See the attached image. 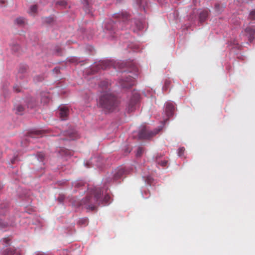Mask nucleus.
<instances>
[{"label": "nucleus", "mask_w": 255, "mask_h": 255, "mask_svg": "<svg viewBox=\"0 0 255 255\" xmlns=\"http://www.w3.org/2000/svg\"><path fill=\"white\" fill-rule=\"evenodd\" d=\"M16 157H15L14 158H13V159H12L11 160V162L12 164L15 163V161L16 160Z\"/></svg>", "instance_id": "72a5a7b5"}, {"label": "nucleus", "mask_w": 255, "mask_h": 255, "mask_svg": "<svg viewBox=\"0 0 255 255\" xmlns=\"http://www.w3.org/2000/svg\"><path fill=\"white\" fill-rule=\"evenodd\" d=\"M208 11L207 10H203L200 13L199 20L201 22H204L208 17Z\"/></svg>", "instance_id": "ddd939ff"}, {"label": "nucleus", "mask_w": 255, "mask_h": 255, "mask_svg": "<svg viewBox=\"0 0 255 255\" xmlns=\"http://www.w3.org/2000/svg\"><path fill=\"white\" fill-rule=\"evenodd\" d=\"M148 0H137V3L139 7L144 9L147 4Z\"/></svg>", "instance_id": "4468645a"}, {"label": "nucleus", "mask_w": 255, "mask_h": 255, "mask_svg": "<svg viewBox=\"0 0 255 255\" xmlns=\"http://www.w3.org/2000/svg\"><path fill=\"white\" fill-rule=\"evenodd\" d=\"M102 192L103 195V192L100 188L89 190L86 198L81 201L80 205L88 210L93 211L97 208L101 203L103 202L106 204L108 203L111 198L110 196L108 194H106L103 199Z\"/></svg>", "instance_id": "f03ea898"}, {"label": "nucleus", "mask_w": 255, "mask_h": 255, "mask_svg": "<svg viewBox=\"0 0 255 255\" xmlns=\"http://www.w3.org/2000/svg\"><path fill=\"white\" fill-rule=\"evenodd\" d=\"M41 134V131H35L33 133H32L31 134V136L32 137H34V134H35V135H40Z\"/></svg>", "instance_id": "bb28decb"}, {"label": "nucleus", "mask_w": 255, "mask_h": 255, "mask_svg": "<svg viewBox=\"0 0 255 255\" xmlns=\"http://www.w3.org/2000/svg\"><path fill=\"white\" fill-rule=\"evenodd\" d=\"M2 254L3 255H20L19 250L13 247L5 249Z\"/></svg>", "instance_id": "9d476101"}, {"label": "nucleus", "mask_w": 255, "mask_h": 255, "mask_svg": "<svg viewBox=\"0 0 255 255\" xmlns=\"http://www.w3.org/2000/svg\"><path fill=\"white\" fill-rule=\"evenodd\" d=\"M2 188H3V186L0 183V191L2 189Z\"/></svg>", "instance_id": "c9c22d12"}, {"label": "nucleus", "mask_w": 255, "mask_h": 255, "mask_svg": "<svg viewBox=\"0 0 255 255\" xmlns=\"http://www.w3.org/2000/svg\"><path fill=\"white\" fill-rule=\"evenodd\" d=\"M70 62H74V59H70Z\"/></svg>", "instance_id": "e433bc0d"}, {"label": "nucleus", "mask_w": 255, "mask_h": 255, "mask_svg": "<svg viewBox=\"0 0 255 255\" xmlns=\"http://www.w3.org/2000/svg\"><path fill=\"white\" fill-rule=\"evenodd\" d=\"M174 111V106L173 104L170 102H167L165 104V112L167 118L164 120V123H165L168 119L173 115Z\"/></svg>", "instance_id": "0eeeda50"}, {"label": "nucleus", "mask_w": 255, "mask_h": 255, "mask_svg": "<svg viewBox=\"0 0 255 255\" xmlns=\"http://www.w3.org/2000/svg\"><path fill=\"white\" fill-rule=\"evenodd\" d=\"M45 97L46 98H47V96H45ZM48 101H49V99H48L47 98L45 99L44 98H43L42 99V102H43L44 103H47L48 102Z\"/></svg>", "instance_id": "7c9ffc66"}, {"label": "nucleus", "mask_w": 255, "mask_h": 255, "mask_svg": "<svg viewBox=\"0 0 255 255\" xmlns=\"http://www.w3.org/2000/svg\"><path fill=\"white\" fill-rule=\"evenodd\" d=\"M8 225V223L3 221V219L0 218V228H3Z\"/></svg>", "instance_id": "aec40b11"}, {"label": "nucleus", "mask_w": 255, "mask_h": 255, "mask_svg": "<svg viewBox=\"0 0 255 255\" xmlns=\"http://www.w3.org/2000/svg\"><path fill=\"white\" fill-rule=\"evenodd\" d=\"M82 2L85 9H87L89 7V0H83Z\"/></svg>", "instance_id": "5701e85b"}, {"label": "nucleus", "mask_w": 255, "mask_h": 255, "mask_svg": "<svg viewBox=\"0 0 255 255\" xmlns=\"http://www.w3.org/2000/svg\"><path fill=\"white\" fill-rule=\"evenodd\" d=\"M37 6L36 5H32L30 7L29 13L31 14H34L37 11Z\"/></svg>", "instance_id": "dca6fc26"}, {"label": "nucleus", "mask_w": 255, "mask_h": 255, "mask_svg": "<svg viewBox=\"0 0 255 255\" xmlns=\"http://www.w3.org/2000/svg\"><path fill=\"white\" fill-rule=\"evenodd\" d=\"M167 84H168L167 81H166V82H165V85H167Z\"/></svg>", "instance_id": "58836bf2"}, {"label": "nucleus", "mask_w": 255, "mask_h": 255, "mask_svg": "<svg viewBox=\"0 0 255 255\" xmlns=\"http://www.w3.org/2000/svg\"><path fill=\"white\" fill-rule=\"evenodd\" d=\"M249 16L250 18L251 19H255V10H254L250 12Z\"/></svg>", "instance_id": "b1692460"}, {"label": "nucleus", "mask_w": 255, "mask_h": 255, "mask_svg": "<svg viewBox=\"0 0 255 255\" xmlns=\"http://www.w3.org/2000/svg\"><path fill=\"white\" fill-rule=\"evenodd\" d=\"M246 32L249 35V40L250 42H252L254 39L255 30L252 28L247 27L245 30Z\"/></svg>", "instance_id": "f8f14e48"}, {"label": "nucleus", "mask_w": 255, "mask_h": 255, "mask_svg": "<svg viewBox=\"0 0 255 255\" xmlns=\"http://www.w3.org/2000/svg\"><path fill=\"white\" fill-rule=\"evenodd\" d=\"M64 200V197L62 196H60L59 197H58V200L60 202H62L63 201V200Z\"/></svg>", "instance_id": "473e14b6"}, {"label": "nucleus", "mask_w": 255, "mask_h": 255, "mask_svg": "<svg viewBox=\"0 0 255 255\" xmlns=\"http://www.w3.org/2000/svg\"><path fill=\"white\" fill-rule=\"evenodd\" d=\"M11 240V238L10 237H7L6 238H4L1 240V242H2L3 244L5 245L6 246L10 245V241Z\"/></svg>", "instance_id": "2eb2a0df"}, {"label": "nucleus", "mask_w": 255, "mask_h": 255, "mask_svg": "<svg viewBox=\"0 0 255 255\" xmlns=\"http://www.w3.org/2000/svg\"><path fill=\"white\" fill-rule=\"evenodd\" d=\"M115 17L118 19V21L114 22L111 21L108 22L105 26L107 30L109 31L110 33H112L113 31H115L116 29H123L124 28H128L131 24H135L138 29L142 28L141 22L135 19L128 20L129 15L127 12H122L120 13L116 14ZM115 33V31H114Z\"/></svg>", "instance_id": "7ed1b4c3"}, {"label": "nucleus", "mask_w": 255, "mask_h": 255, "mask_svg": "<svg viewBox=\"0 0 255 255\" xmlns=\"http://www.w3.org/2000/svg\"><path fill=\"white\" fill-rule=\"evenodd\" d=\"M161 129L162 128H159L153 131H149L145 126H141L138 132V138L139 139L149 138L157 134Z\"/></svg>", "instance_id": "39448f33"}, {"label": "nucleus", "mask_w": 255, "mask_h": 255, "mask_svg": "<svg viewBox=\"0 0 255 255\" xmlns=\"http://www.w3.org/2000/svg\"><path fill=\"white\" fill-rule=\"evenodd\" d=\"M56 4L65 7L67 5V2L64 0H60L56 2Z\"/></svg>", "instance_id": "6ab92c4d"}, {"label": "nucleus", "mask_w": 255, "mask_h": 255, "mask_svg": "<svg viewBox=\"0 0 255 255\" xmlns=\"http://www.w3.org/2000/svg\"><path fill=\"white\" fill-rule=\"evenodd\" d=\"M99 104L106 111L112 112L118 107L119 102L114 94L106 92L101 95Z\"/></svg>", "instance_id": "20e7f679"}, {"label": "nucleus", "mask_w": 255, "mask_h": 255, "mask_svg": "<svg viewBox=\"0 0 255 255\" xmlns=\"http://www.w3.org/2000/svg\"><path fill=\"white\" fill-rule=\"evenodd\" d=\"M127 171L123 167L117 169L115 170L113 179L114 180H118L127 174Z\"/></svg>", "instance_id": "1a4fd4ad"}, {"label": "nucleus", "mask_w": 255, "mask_h": 255, "mask_svg": "<svg viewBox=\"0 0 255 255\" xmlns=\"http://www.w3.org/2000/svg\"><path fill=\"white\" fill-rule=\"evenodd\" d=\"M219 7H220V4H216L215 5V8H216V10H218V11H219L218 9L219 8Z\"/></svg>", "instance_id": "f704fd0d"}, {"label": "nucleus", "mask_w": 255, "mask_h": 255, "mask_svg": "<svg viewBox=\"0 0 255 255\" xmlns=\"http://www.w3.org/2000/svg\"><path fill=\"white\" fill-rule=\"evenodd\" d=\"M139 100V95L137 92H134L128 104L127 108L128 112L131 113L133 112L136 108L137 103Z\"/></svg>", "instance_id": "423d86ee"}, {"label": "nucleus", "mask_w": 255, "mask_h": 255, "mask_svg": "<svg viewBox=\"0 0 255 255\" xmlns=\"http://www.w3.org/2000/svg\"><path fill=\"white\" fill-rule=\"evenodd\" d=\"M111 66L116 67L120 69H123L125 67L128 66L127 63L124 62H118L115 65V62L109 60H105L100 61L97 63L95 67H93L92 71L93 73H96L100 69H107ZM123 72V78L120 79V83L123 88H129L134 85V80L137 77L139 74L138 68L133 64L128 65V70L127 72L124 71Z\"/></svg>", "instance_id": "f257e3e1"}, {"label": "nucleus", "mask_w": 255, "mask_h": 255, "mask_svg": "<svg viewBox=\"0 0 255 255\" xmlns=\"http://www.w3.org/2000/svg\"><path fill=\"white\" fill-rule=\"evenodd\" d=\"M45 21L47 22L50 23L53 21V18L52 17H47L46 18Z\"/></svg>", "instance_id": "c85d7f7f"}, {"label": "nucleus", "mask_w": 255, "mask_h": 255, "mask_svg": "<svg viewBox=\"0 0 255 255\" xmlns=\"http://www.w3.org/2000/svg\"><path fill=\"white\" fill-rule=\"evenodd\" d=\"M24 108L21 105H18L16 108V111L19 114H21V113L23 111Z\"/></svg>", "instance_id": "4be33fe9"}, {"label": "nucleus", "mask_w": 255, "mask_h": 255, "mask_svg": "<svg viewBox=\"0 0 255 255\" xmlns=\"http://www.w3.org/2000/svg\"><path fill=\"white\" fill-rule=\"evenodd\" d=\"M37 156L38 157L39 160H40V161H42L44 157V154L43 153L39 152L37 153Z\"/></svg>", "instance_id": "a878e982"}, {"label": "nucleus", "mask_w": 255, "mask_h": 255, "mask_svg": "<svg viewBox=\"0 0 255 255\" xmlns=\"http://www.w3.org/2000/svg\"><path fill=\"white\" fill-rule=\"evenodd\" d=\"M13 89L17 92H19L20 91L19 87L17 85L13 87Z\"/></svg>", "instance_id": "c756f323"}, {"label": "nucleus", "mask_w": 255, "mask_h": 255, "mask_svg": "<svg viewBox=\"0 0 255 255\" xmlns=\"http://www.w3.org/2000/svg\"><path fill=\"white\" fill-rule=\"evenodd\" d=\"M103 83H104V84H105H105H106V85H108V83H107V82H104Z\"/></svg>", "instance_id": "ea45409f"}, {"label": "nucleus", "mask_w": 255, "mask_h": 255, "mask_svg": "<svg viewBox=\"0 0 255 255\" xmlns=\"http://www.w3.org/2000/svg\"><path fill=\"white\" fill-rule=\"evenodd\" d=\"M1 151H0V158H1Z\"/></svg>", "instance_id": "4c0bfd02"}, {"label": "nucleus", "mask_w": 255, "mask_h": 255, "mask_svg": "<svg viewBox=\"0 0 255 255\" xmlns=\"http://www.w3.org/2000/svg\"><path fill=\"white\" fill-rule=\"evenodd\" d=\"M185 150V149L184 147H180L178 149V154L179 156H181L183 155L184 151Z\"/></svg>", "instance_id": "412c9836"}, {"label": "nucleus", "mask_w": 255, "mask_h": 255, "mask_svg": "<svg viewBox=\"0 0 255 255\" xmlns=\"http://www.w3.org/2000/svg\"><path fill=\"white\" fill-rule=\"evenodd\" d=\"M79 223L80 224L87 225L88 220L87 219H82L79 220Z\"/></svg>", "instance_id": "393cba45"}, {"label": "nucleus", "mask_w": 255, "mask_h": 255, "mask_svg": "<svg viewBox=\"0 0 255 255\" xmlns=\"http://www.w3.org/2000/svg\"><path fill=\"white\" fill-rule=\"evenodd\" d=\"M15 22L18 25H22L24 23V19L22 17H19L15 19Z\"/></svg>", "instance_id": "a211bd4d"}, {"label": "nucleus", "mask_w": 255, "mask_h": 255, "mask_svg": "<svg viewBox=\"0 0 255 255\" xmlns=\"http://www.w3.org/2000/svg\"><path fill=\"white\" fill-rule=\"evenodd\" d=\"M144 152V149L142 147H139L137 148V152L136 153V156L137 157H140L141 156V155L143 154Z\"/></svg>", "instance_id": "f3484780"}, {"label": "nucleus", "mask_w": 255, "mask_h": 255, "mask_svg": "<svg viewBox=\"0 0 255 255\" xmlns=\"http://www.w3.org/2000/svg\"><path fill=\"white\" fill-rule=\"evenodd\" d=\"M159 164L162 166H165L167 164V161H166V160H164V161H161Z\"/></svg>", "instance_id": "cd10ccee"}, {"label": "nucleus", "mask_w": 255, "mask_h": 255, "mask_svg": "<svg viewBox=\"0 0 255 255\" xmlns=\"http://www.w3.org/2000/svg\"><path fill=\"white\" fill-rule=\"evenodd\" d=\"M53 71L55 72L56 73H58L60 71V69L59 68H55L54 69H53Z\"/></svg>", "instance_id": "2f4dec72"}, {"label": "nucleus", "mask_w": 255, "mask_h": 255, "mask_svg": "<svg viewBox=\"0 0 255 255\" xmlns=\"http://www.w3.org/2000/svg\"><path fill=\"white\" fill-rule=\"evenodd\" d=\"M62 135L66 136V137L63 138V140H74L78 137V134L75 130L71 131H63L61 132Z\"/></svg>", "instance_id": "6e6552de"}, {"label": "nucleus", "mask_w": 255, "mask_h": 255, "mask_svg": "<svg viewBox=\"0 0 255 255\" xmlns=\"http://www.w3.org/2000/svg\"><path fill=\"white\" fill-rule=\"evenodd\" d=\"M69 110L65 107H61L60 109L59 115L62 120H65L68 115Z\"/></svg>", "instance_id": "9b49d317"}]
</instances>
